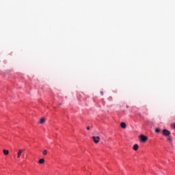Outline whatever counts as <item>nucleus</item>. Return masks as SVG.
I'll return each instance as SVG.
<instances>
[{
	"instance_id": "nucleus-1",
	"label": "nucleus",
	"mask_w": 175,
	"mask_h": 175,
	"mask_svg": "<svg viewBox=\"0 0 175 175\" xmlns=\"http://www.w3.org/2000/svg\"><path fill=\"white\" fill-rule=\"evenodd\" d=\"M139 137H140L141 142H143L144 143H145V142H147V140L148 139L147 136L144 135H141Z\"/></svg>"
},
{
	"instance_id": "nucleus-2",
	"label": "nucleus",
	"mask_w": 175,
	"mask_h": 175,
	"mask_svg": "<svg viewBox=\"0 0 175 175\" xmlns=\"http://www.w3.org/2000/svg\"><path fill=\"white\" fill-rule=\"evenodd\" d=\"M163 135H164V136H170V131H168L167 129H163Z\"/></svg>"
},
{
	"instance_id": "nucleus-3",
	"label": "nucleus",
	"mask_w": 175,
	"mask_h": 175,
	"mask_svg": "<svg viewBox=\"0 0 175 175\" xmlns=\"http://www.w3.org/2000/svg\"><path fill=\"white\" fill-rule=\"evenodd\" d=\"M92 139H93V142L96 144L99 143V140H100V138L99 137V136H97V137L93 136Z\"/></svg>"
},
{
	"instance_id": "nucleus-4",
	"label": "nucleus",
	"mask_w": 175,
	"mask_h": 175,
	"mask_svg": "<svg viewBox=\"0 0 175 175\" xmlns=\"http://www.w3.org/2000/svg\"><path fill=\"white\" fill-rule=\"evenodd\" d=\"M24 149H19L18 152L17 153V158H20L21 157V154H23V152L25 151Z\"/></svg>"
},
{
	"instance_id": "nucleus-5",
	"label": "nucleus",
	"mask_w": 175,
	"mask_h": 175,
	"mask_svg": "<svg viewBox=\"0 0 175 175\" xmlns=\"http://www.w3.org/2000/svg\"><path fill=\"white\" fill-rule=\"evenodd\" d=\"M120 126L121 128H122L123 129H125V128H126V124L125 122H121L120 123Z\"/></svg>"
},
{
	"instance_id": "nucleus-6",
	"label": "nucleus",
	"mask_w": 175,
	"mask_h": 175,
	"mask_svg": "<svg viewBox=\"0 0 175 175\" xmlns=\"http://www.w3.org/2000/svg\"><path fill=\"white\" fill-rule=\"evenodd\" d=\"M133 149L134 150V151H137V150H139V145L135 144L133 147Z\"/></svg>"
},
{
	"instance_id": "nucleus-7",
	"label": "nucleus",
	"mask_w": 175,
	"mask_h": 175,
	"mask_svg": "<svg viewBox=\"0 0 175 175\" xmlns=\"http://www.w3.org/2000/svg\"><path fill=\"white\" fill-rule=\"evenodd\" d=\"M45 121L46 120L44 118H42L40 120L39 124H44Z\"/></svg>"
},
{
	"instance_id": "nucleus-8",
	"label": "nucleus",
	"mask_w": 175,
	"mask_h": 175,
	"mask_svg": "<svg viewBox=\"0 0 175 175\" xmlns=\"http://www.w3.org/2000/svg\"><path fill=\"white\" fill-rule=\"evenodd\" d=\"M3 152L4 155H9V150H3Z\"/></svg>"
},
{
	"instance_id": "nucleus-9",
	"label": "nucleus",
	"mask_w": 175,
	"mask_h": 175,
	"mask_svg": "<svg viewBox=\"0 0 175 175\" xmlns=\"http://www.w3.org/2000/svg\"><path fill=\"white\" fill-rule=\"evenodd\" d=\"M38 163L40 164H43L44 163V159H40L39 161H38Z\"/></svg>"
},
{
	"instance_id": "nucleus-10",
	"label": "nucleus",
	"mask_w": 175,
	"mask_h": 175,
	"mask_svg": "<svg viewBox=\"0 0 175 175\" xmlns=\"http://www.w3.org/2000/svg\"><path fill=\"white\" fill-rule=\"evenodd\" d=\"M167 140H168V142H170V143H172V137H167Z\"/></svg>"
},
{
	"instance_id": "nucleus-11",
	"label": "nucleus",
	"mask_w": 175,
	"mask_h": 175,
	"mask_svg": "<svg viewBox=\"0 0 175 175\" xmlns=\"http://www.w3.org/2000/svg\"><path fill=\"white\" fill-rule=\"evenodd\" d=\"M155 132H156V133H159V132H161V130L159 129V128H157L155 129Z\"/></svg>"
},
{
	"instance_id": "nucleus-12",
	"label": "nucleus",
	"mask_w": 175,
	"mask_h": 175,
	"mask_svg": "<svg viewBox=\"0 0 175 175\" xmlns=\"http://www.w3.org/2000/svg\"><path fill=\"white\" fill-rule=\"evenodd\" d=\"M42 154H43V155H47V150H44L42 152Z\"/></svg>"
},
{
	"instance_id": "nucleus-13",
	"label": "nucleus",
	"mask_w": 175,
	"mask_h": 175,
	"mask_svg": "<svg viewBox=\"0 0 175 175\" xmlns=\"http://www.w3.org/2000/svg\"><path fill=\"white\" fill-rule=\"evenodd\" d=\"M86 129H87L88 131H90V129H91V127H90V126H88L86 127Z\"/></svg>"
},
{
	"instance_id": "nucleus-14",
	"label": "nucleus",
	"mask_w": 175,
	"mask_h": 175,
	"mask_svg": "<svg viewBox=\"0 0 175 175\" xmlns=\"http://www.w3.org/2000/svg\"><path fill=\"white\" fill-rule=\"evenodd\" d=\"M100 94L101 96H103V91L100 92Z\"/></svg>"
},
{
	"instance_id": "nucleus-15",
	"label": "nucleus",
	"mask_w": 175,
	"mask_h": 175,
	"mask_svg": "<svg viewBox=\"0 0 175 175\" xmlns=\"http://www.w3.org/2000/svg\"><path fill=\"white\" fill-rule=\"evenodd\" d=\"M126 107H127V109H128V107H129V106L126 105Z\"/></svg>"
}]
</instances>
